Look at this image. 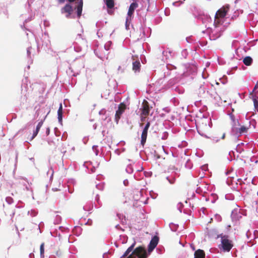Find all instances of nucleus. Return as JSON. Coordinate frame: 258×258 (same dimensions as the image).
<instances>
[{"label":"nucleus","mask_w":258,"mask_h":258,"mask_svg":"<svg viewBox=\"0 0 258 258\" xmlns=\"http://www.w3.org/2000/svg\"><path fill=\"white\" fill-rule=\"evenodd\" d=\"M48 144H49V145H52V144H53V145H55L54 142H53V141H49V142H48Z\"/></svg>","instance_id":"bb28decb"},{"label":"nucleus","mask_w":258,"mask_h":258,"mask_svg":"<svg viewBox=\"0 0 258 258\" xmlns=\"http://www.w3.org/2000/svg\"><path fill=\"white\" fill-rule=\"evenodd\" d=\"M229 11L228 6H224L219 9L215 15L214 25L216 27H218L219 25L224 23L223 19L227 15Z\"/></svg>","instance_id":"f03ea898"},{"label":"nucleus","mask_w":258,"mask_h":258,"mask_svg":"<svg viewBox=\"0 0 258 258\" xmlns=\"http://www.w3.org/2000/svg\"><path fill=\"white\" fill-rule=\"evenodd\" d=\"M175 178H173V180L172 181H170L169 179H168L169 182L170 183H173L174 182V181H175Z\"/></svg>","instance_id":"cd10ccee"},{"label":"nucleus","mask_w":258,"mask_h":258,"mask_svg":"<svg viewBox=\"0 0 258 258\" xmlns=\"http://www.w3.org/2000/svg\"><path fill=\"white\" fill-rule=\"evenodd\" d=\"M195 258H205V253L203 250L199 249L195 252Z\"/></svg>","instance_id":"ddd939ff"},{"label":"nucleus","mask_w":258,"mask_h":258,"mask_svg":"<svg viewBox=\"0 0 258 258\" xmlns=\"http://www.w3.org/2000/svg\"><path fill=\"white\" fill-rule=\"evenodd\" d=\"M212 139L215 142L219 141L221 139H224L225 133L221 131H217L212 135Z\"/></svg>","instance_id":"6e6552de"},{"label":"nucleus","mask_w":258,"mask_h":258,"mask_svg":"<svg viewBox=\"0 0 258 258\" xmlns=\"http://www.w3.org/2000/svg\"><path fill=\"white\" fill-rule=\"evenodd\" d=\"M250 95L252 96V100L253 102L254 109L255 110L258 111V100L256 99L257 96L256 95H253V94H250Z\"/></svg>","instance_id":"f3484780"},{"label":"nucleus","mask_w":258,"mask_h":258,"mask_svg":"<svg viewBox=\"0 0 258 258\" xmlns=\"http://www.w3.org/2000/svg\"><path fill=\"white\" fill-rule=\"evenodd\" d=\"M97 146H93L92 148L93 150L95 151L96 155H97L98 154V150L97 149Z\"/></svg>","instance_id":"b1692460"},{"label":"nucleus","mask_w":258,"mask_h":258,"mask_svg":"<svg viewBox=\"0 0 258 258\" xmlns=\"http://www.w3.org/2000/svg\"><path fill=\"white\" fill-rule=\"evenodd\" d=\"M150 112V108L149 106V103L147 101L144 100L142 103V115H143L145 116L149 115Z\"/></svg>","instance_id":"0eeeda50"},{"label":"nucleus","mask_w":258,"mask_h":258,"mask_svg":"<svg viewBox=\"0 0 258 258\" xmlns=\"http://www.w3.org/2000/svg\"><path fill=\"white\" fill-rule=\"evenodd\" d=\"M248 129V127H246L244 126H242L239 128H238V133L240 134L245 133L247 132Z\"/></svg>","instance_id":"aec40b11"},{"label":"nucleus","mask_w":258,"mask_h":258,"mask_svg":"<svg viewBox=\"0 0 258 258\" xmlns=\"http://www.w3.org/2000/svg\"><path fill=\"white\" fill-rule=\"evenodd\" d=\"M159 238L157 236H154L150 241L149 247L148 252H151L157 246Z\"/></svg>","instance_id":"1a4fd4ad"},{"label":"nucleus","mask_w":258,"mask_h":258,"mask_svg":"<svg viewBox=\"0 0 258 258\" xmlns=\"http://www.w3.org/2000/svg\"><path fill=\"white\" fill-rule=\"evenodd\" d=\"M148 2L150 1V0H147Z\"/></svg>","instance_id":"c756f323"},{"label":"nucleus","mask_w":258,"mask_h":258,"mask_svg":"<svg viewBox=\"0 0 258 258\" xmlns=\"http://www.w3.org/2000/svg\"><path fill=\"white\" fill-rule=\"evenodd\" d=\"M70 3H73L74 2H75V0H68ZM58 2L59 3V4H62L63 3H64L65 2V0H57Z\"/></svg>","instance_id":"5701e85b"},{"label":"nucleus","mask_w":258,"mask_h":258,"mask_svg":"<svg viewBox=\"0 0 258 258\" xmlns=\"http://www.w3.org/2000/svg\"><path fill=\"white\" fill-rule=\"evenodd\" d=\"M138 7V5L137 3H132L129 7L128 11L127 12V15L131 17L133 14L135 10Z\"/></svg>","instance_id":"9d476101"},{"label":"nucleus","mask_w":258,"mask_h":258,"mask_svg":"<svg viewBox=\"0 0 258 258\" xmlns=\"http://www.w3.org/2000/svg\"><path fill=\"white\" fill-rule=\"evenodd\" d=\"M257 93H258V85H257V84H256L255 85L254 88L253 90L252 93L251 94H253V95H256Z\"/></svg>","instance_id":"4be33fe9"},{"label":"nucleus","mask_w":258,"mask_h":258,"mask_svg":"<svg viewBox=\"0 0 258 258\" xmlns=\"http://www.w3.org/2000/svg\"><path fill=\"white\" fill-rule=\"evenodd\" d=\"M135 244V242L133 243L121 258H147L148 255L144 247L139 246L133 250Z\"/></svg>","instance_id":"f257e3e1"},{"label":"nucleus","mask_w":258,"mask_h":258,"mask_svg":"<svg viewBox=\"0 0 258 258\" xmlns=\"http://www.w3.org/2000/svg\"><path fill=\"white\" fill-rule=\"evenodd\" d=\"M148 131V130L143 129V131L142 132L141 141V144H142V146H144L146 142Z\"/></svg>","instance_id":"f8f14e48"},{"label":"nucleus","mask_w":258,"mask_h":258,"mask_svg":"<svg viewBox=\"0 0 258 258\" xmlns=\"http://www.w3.org/2000/svg\"><path fill=\"white\" fill-rule=\"evenodd\" d=\"M43 121H41L38 123L35 131H34V132H33V136L31 138V140H32L37 135V134L40 130V128L41 127V126L43 124Z\"/></svg>","instance_id":"4468645a"},{"label":"nucleus","mask_w":258,"mask_h":258,"mask_svg":"<svg viewBox=\"0 0 258 258\" xmlns=\"http://www.w3.org/2000/svg\"><path fill=\"white\" fill-rule=\"evenodd\" d=\"M44 243H42L41 244L40 247V254H41V256H43L44 253Z\"/></svg>","instance_id":"412c9836"},{"label":"nucleus","mask_w":258,"mask_h":258,"mask_svg":"<svg viewBox=\"0 0 258 258\" xmlns=\"http://www.w3.org/2000/svg\"><path fill=\"white\" fill-rule=\"evenodd\" d=\"M243 62L245 65L249 66L252 63V59L250 56H246L243 58Z\"/></svg>","instance_id":"dca6fc26"},{"label":"nucleus","mask_w":258,"mask_h":258,"mask_svg":"<svg viewBox=\"0 0 258 258\" xmlns=\"http://www.w3.org/2000/svg\"><path fill=\"white\" fill-rule=\"evenodd\" d=\"M80 4H83V0H80Z\"/></svg>","instance_id":"c85d7f7f"},{"label":"nucleus","mask_w":258,"mask_h":258,"mask_svg":"<svg viewBox=\"0 0 258 258\" xmlns=\"http://www.w3.org/2000/svg\"><path fill=\"white\" fill-rule=\"evenodd\" d=\"M126 109V105L124 103H121L119 104L118 109L116 110L115 114V121L118 123L119 120L120 119L122 113Z\"/></svg>","instance_id":"20e7f679"},{"label":"nucleus","mask_w":258,"mask_h":258,"mask_svg":"<svg viewBox=\"0 0 258 258\" xmlns=\"http://www.w3.org/2000/svg\"><path fill=\"white\" fill-rule=\"evenodd\" d=\"M141 63L139 60L133 62V70L135 72H139L140 71Z\"/></svg>","instance_id":"9b49d317"},{"label":"nucleus","mask_w":258,"mask_h":258,"mask_svg":"<svg viewBox=\"0 0 258 258\" xmlns=\"http://www.w3.org/2000/svg\"><path fill=\"white\" fill-rule=\"evenodd\" d=\"M207 122L208 121L207 120H204L200 121L197 123V128L200 134H203L209 128V125L207 124Z\"/></svg>","instance_id":"39448f33"},{"label":"nucleus","mask_w":258,"mask_h":258,"mask_svg":"<svg viewBox=\"0 0 258 258\" xmlns=\"http://www.w3.org/2000/svg\"><path fill=\"white\" fill-rule=\"evenodd\" d=\"M73 12V9L72 6L69 4H66L63 8L61 9V13L62 14H66V17L69 18H70L71 15L72 14Z\"/></svg>","instance_id":"423d86ee"},{"label":"nucleus","mask_w":258,"mask_h":258,"mask_svg":"<svg viewBox=\"0 0 258 258\" xmlns=\"http://www.w3.org/2000/svg\"><path fill=\"white\" fill-rule=\"evenodd\" d=\"M150 122H148L146 123V125H145V127L144 128V129H145V130H148L149 128V127H150Z\"/></svg>","instance_id":"393cba45"},{"label":"nucleus","mask_w":258,"mask_h":258,"mask_svg":"<svg viewBox=\"0 0 258 258\" xmlns=\"http://www.w3.org/2000/svg\"><path fill=\"white\" fill-rule=\"evenodd\" d=\"M58 119L59 122L62 121V105L60 103L57 111Z\"/></svg>","instance_id":"2eb2a0df"},{"label":"nucleus","mask_w":258,"mask_h":258,"mask_svg":"<svg viewBox=\"0 0 258 258\" xmlns=\"http://www.w3.org/2000/svg\"><path fill=\"white\" fill-rule=\"evenodd\" d=\"M49 133H50V129L49 127H48L46 129V132L47 135H48L49 134Z\"/></svg>","instance_id":"a878e982"},{"label":"nucleus","mask_w":258,"mask_h":258,"mask_svg":"<svg viewBox=\"0 0 258 258\" xmlns=\"http://www.w3.org/2000/svg\"><path fill=\"white\" fill-rule=\"evenodd\" d=\"M82 7L83 4H79V5L77 7V15L78 17H80L81 15L82 12Z\"/></svg>","instance_id":"6ab92c4d"},{"label":"nucleus","mask_w":258,"mask_h":258,"mask_svg":"<svg viewBox=\"0 0 258 258\" xmlns=\"http://www.w3.org/2000/svg\"><path fill=\"white\" fill-rule=\"evenodd\" d=\"M218 237L221 238V245L224 251L229 252L233 246V242L229 239V236L222 234L218 235Z\"/></svg>","instance_id":"7ed1b4c3"},{"label":"nucleus","mask_w":258,"mask_h":258,"mask_svg":"<svg viewBox=\"0 0 258 258\" xmlns=\"http://www.w3.org/2000/svg\"><path fill=\"white\" fill-rule=\"evenodd\" d=\"M106 5L108 8L112 9L114 6V0H106Z\"/></svg>","instance_id":"a211bd4d"}]
</instances>
